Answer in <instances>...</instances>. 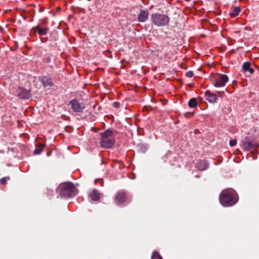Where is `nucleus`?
<instances>
[{
    "label": "nucleus",
    "instance_id": "nucleus-25",
    "mask_svg": "<svg viewBox=\"0 0 259 259\" xmlns=\"http://www.w3.org/2000/svg\"><path fill=\"white\" fill-rule=\"evenodd\" d=\"M51 153H52L51 151L48 152V153H47V156H49L51 154Z\"/></svg>",
    "mask_w": 259,
    "mask_h": 259
},
{
    "label": "nucleus",
    "instance_id": "nucleus-16",
    "mask_svg": "<svg viewBox=\"0 0 259 259\" xmlns=\"http://www.w3.org/2000/svg\"><path fill=\"white\" fill-rule=\"evenodd\" d=\"M242 69L244 72L248 71L250 74L254 72V69L250 67V63L249 62H245L242 66Z\"/></svg>",
    "mask_w": 259,
    "mask_h": 259
},
{
    "label": "nucleus",
    "instance_id": "nucleus-2",
    "mask_svg": "<svg viewBox=\"0 0 259 259\" xmlns=\"http://www.w3.org/2000/svg\"><path fill=\"white\" fill-rule=\"evenodd\" d=\"M114 142L115 139L111 131L107 130L101 134V138L100 142L101 147L109 148L112 146Z\"/></svg>",
    "mask_w": 259,
    "mask_h": 259
},
{
    "label": "nucleus",
    "instance_id": "nucleus-27",
    "mask_svg": "<svg viewBox=\"0 0 259 259\" xmlns=\"http://www.w3.org/2000/svg\"><path fill=\"white\" fill-rule=\"evenodd\" d=\"M195 177H196V178H199V176H198V175H196Z\"/></svg>",
    "mask_w": 259,
    "mask_h": 259
},
{
    "label": "nucleus",
    "instance_id": "nucleus-5",
    "mask_svg": "<svg viewBox=\"0 0 259 259\" xmlns=\"http://www.w3.org/2000/svg\"><path fill=\"white\" fill-rule=\"evenodd\" d=\"M228 77L225 74H216L212 78V81L214 87L217 88L223 87L228 81Z\"/></svg>",
    "mask_w": 259,
    "mask_h": 259
},
{
    "label": "nucleus",
    "instance_id": "nucleus-15",
    "mask_svg": "<svg viewBox=\"0 0 259 259\" xmlns=\"http://www.w3.org/2000/svg\"><path fill=\"white\" fill-rule=\"evenodd\" d=\"M254 147V143L251 141H245L242 144V147L246 151L252 149Z\"/></svg>",
    "mask_w": 259,
    "mask_h": 259
},
{
    "label": "nucleus",
    "instance_id": "nucleus-26",
    "mask_svg": "<svg viewBox=\"0 0 259 259\" xmlns=\"http://www.w3.org/2000/svg\"><path fill=\"white\" fill-rule=\"evenodd\" d=\"M42 23H46V20H43V21H42Z\"/></svg>",
    "mask_w": 259,
    "mask_h": 259
},
{
    "label": "nucleus",
    "instance_id": "nucleus-20",
    "mask_svg": "<svg viewBox=\"0 0 259 259\" xmlns=\"http://www.w3.org/2000/svg\"><path fill=\"white\" fill-rule=\"evenodd\" d=\"M151 259H162V258L157 251H155L153 253Z\"/></svg>",
    "mask_w": 259,
    "mask_h": 259
},
{
    "label": "nucleus",
    "instance_id": "nucleus-14",
    "mask_svg": "<svg viewBox=\"0 0 259 259\" xmlns=\"http://www.w3.org/2000/svg\"><path fill=\"white\" fill-rule=\"evenodd\" d=\"M41 82L45 87H51L53 84L52 78L47 76L43 77L41 78Z\"/></svg>",
    "mask_w": 259,
    "mask_h": 259
},
{
    "label": "nucleus",
    "instance_id": "nucleus-24",
    "mask_svg": "<svg viewBox=\"0 0 259 259\" xmlns=\"http://www.w3.org/2000/svg\"><path fill=\"white\" fill-rule=\"evenodd\" d=\"M113 106L115 108H118L120 106V103L117 102H115L113 103Z\"/></svg>",
    "mask_w": 259,
    "mask_h": 259
},
{
    "label": "nucleus",
    "instance_id": "nucleus-19",
    "mask_svg": "<svg viewBox=\"0 0 259 259\" xmlns=\"http://www.w3.org/2000/svg\"><path fill=\"white\" fill-rule=\"evenodd\" d=\"M198 105V102L195 98H192L188 102V105L191 108H195Z\"/></svg>",
    "mask_w": 259,
    "mask_h": 259
},
{
    "label": "nucleus",
    "instance_id": "nucleus-21",
    "mask_svg": "<svg viewBox=\"0 0 259 259\" xmlns=\"http://www.w3.org/2000/svg\"><path fill=\"white\" fill-rule=\"evenodd\" d=\"M10 180V178L9 177H4L1 179L0 181L2 184H5L7 182Z\"/></svg>",
    "mask_w": 259,
    "mask_h": 259
},
{
    "label": "nucleus",
    "instance_id": "nucleus-9",
    "mask_svg": "<svg viewBox=\"0 0 259 259\" xmlns=\"http://www.w3.org/2000/svg\"><path fill=\"white\" fill-rule=\"evenodd\" d=\"M32 30L35 33L37 32L39 35H45L47 33L49 28L48 27L41 28L39 25H37L32 28Z\"/></svg>",
    "mask_w": 259,
    "mask_h": 259
},
{
    "label": "nucleus",
    "instance_id": "nucleus-1",
    "mask_svg": "<svg viewBox=\"0 0 259 259\" xmlns=\"http://www.w3.org/2000/svg\"><path fill=\"white\" fill-rule=\"evenodd\" d=\"M220 201L224 206H231L237 201L235 193L232 190H224L220 195Z\"/></svg>",
    "mask_w": 259,
    "mask_h": 259
},
{
    "label": "nucleus",
    "instance_id": "nucleus-23",
    "mask_svg": "<svg viewBox=\"0 0 259 259\" xmlns=\"http://www.w3.org/2000/svg\"><path fill=\"white\" fill-rule=\"evenodd\" d=\"M193 72L192 71H189L186 72V76L188 77H192L193 76Z\"/></svg>",
    "mask_w": 259,
    "mask_h": 259
},
{
    "label": "nucleus",
    "instance_id": "nucleus-10",
    "mask_svg": "<svg viewBox=\"0 0 259 259\" xmlns=\"http://www.w3.org/2000/svg\"><path fill=\"white\" fill-rule=\"evenodd\" d=\"M149 13L147 10H141L138 15V21L140 22H144L148 18Z\"/></svg>",
    "mask_w": 259,
    "mask_h": 259
},
{
    "label": "nucleus",
    "instance_id": "nucleus-17",
    "mask_svg": "<svg viewBox=\"0 0 259 259\" xmlns=\"http://www.w3.org/2000/svg\"><path fill=\"white\" fill-rule=\"evenodd\" d=\"M240 8L238 7H236L233 9L232 12H231L230 13V16L232 18L236 17L237 16H238L239 15V13H240Z\"/></svg>",
    "mask_w": 259,
    "mask_h": 259
},
{
    "label": "nucleus",
    "instance_id": "nucleus-8",
    "mask_svg": "<svg viewBox=\"0 0 259 259\" xmlns=\"http://www.w3.org/2000/svg\"><path fill=\"white\" fill-rule=\"evenodd\" d=\"M126 194L125 191L123 190L119 191L115 197V202L117 204H121L123 203L126 199Z\"/></svg>",
    "mask_w": 259,
    "mask_h": 259
},
{
    "label": "nucleus",
    "instance_id": "nucleus-3",
    "mask_svg": "<svg viewBox=\"0 0 259 259\" xmlns=\"http://www.w3.org/2000/svg\"><path fill=\"white\" fill-rule=\"evenodd\" d=\"M151 21L157 26H165L169 24L170 18L165 14L156 13L151 15Z\"/></svg>",
    "mask_w": 259,
    "mask_h": 259
},
{
    "label": "nucleus",
    "instance_id": "nucleus-6",
    "mask_svg": "<svg viewBox=\"0 0 259 259\" xmlns=\"http://www.w3.org/2000/svg\"><path fill=\"white\" fill-rule=\"evenodd\" d=\"M71 109L74 112H82L85 109V106L83 103H80L76 99H73L70 101Z\"/></svg>",
    "mask_w": 259,
    "mask_h": 259
},
{
    "label": "nucleus",
    "instance_id": "nucleus-7",
    "mask_svg": "<svg viewBox=\"0 0 259 259\" xmlns=\"http://www.w3.org/2000/svg\"><path fill=\"white\" fill-rule=\"evenodd\" d=\"M31 91L23 87H19L16 91L17 96L22 99H28L31 97Z\"/></svg>",
    "mask_w": 259,
    "mask_h": 259
},
{
    "label": "nucleus",
    "instance_id": "nucleus-13",
    "mask_svg": "<svg viewBox=\"0 0 259 259\" xmlns=\"http://www.w3.org/2000/svg\"><path fill=\"white\" fill-rule=\"evenodd\" d=\"M208 165L206 161L200 160L196 163V167L199 170H204L208 167Z\"/></svg>",
    "mask_w": 259,
    "mask_h": 259
},
{
    "label": "nucleus",
    "instance_id": "nucleus-18",
    "mask_svg": "<svg viewBox=\"0 0 259 259\" xmlns=\"http://www.w3.org/2000/svg\"><path fill=\"white\" fill-rule=\"evenodd\" d=\"M45 147V145L43 144H39L34 151V154H40L42 152L43 148Z\"/></svg>",
    "mask_w": 259,
    "mask_h": 259
},
{
    "label": "nucleus",
    "instance_id": "nucleus-4",
    "mask_svg": "<svg viewBox=\"0 0 259 259\" xmlns=\"http://www.w3.org/2000/svg\"><path fill=\"white\" fill-rule=\"evenodd\" d=\"M61 189L60 195L64 197L74 196L78 193L77 190L73 184L70 182L63 184Z\"/></svg>",
    "mask_w": 259,
    "mask_h": 259
},
{
    "label": "nucleus",
    "instance_id": "nucleus-28",
    "mask_svg": "<svg viewBox=\"0 0 259 259\" xmlns=\"http://www.w3.org/2000/svg\"><path fill=\"white\" fill-rule=\"evenodd\" d=\"M186 2H189L190 0H185Z\"/></svg>",
    "mask_w": 259,
    "mask_h": 259
},
{
    "label": "nucleus",
    "instance_id": "nucleus-11",
    "mask_svg": "<svg viewBox=\"0 0 259 259\" xmlns=\"http://www.w3.org/2000/svg\"><path fill=\"white\" fill-rule=\"evenodd\" d=\"M206 100L210 103H214L217 100V96L209 91H206L205 93Z\"/></svg>",
    "mask_w": 259,
    "mask_h": 259
},
{
    "label": "nucleus",
    "instance_id": "nucleus-22",
    "mask_svg": "<svg viewBox=\"0 0 259 259\" xmlns=\"http://www.w3.org/2000/svg\"><path fill=\"white\" fill-rule=\"evenodd\" d=\"M237 144V141L235 139L231 140L229 142V145L230 146L233 147L236 145Z\"/></svg>",
    "mask_w": 259,
    "mask_h": 259
},
{
    "label": "nucleus",
    "instance_id": "nucleus-12",
    "mask_svg": "<svg viewBox=\"0 0 259 259\" xmlns=\"http://www.w3.org/2000/svg\"><path fill=\"white\" fill-rule=\"evenodd\" d=\"M89 197L93 201H98L100 198L101 194L98 190L94 189L90 193Z\"/></svg>",
    "mask_w": 259,
    "mask_h": 259
}]
</instances>
